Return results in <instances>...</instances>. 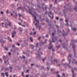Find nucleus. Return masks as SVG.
Masks as SVG:
<instances>
[{
  "label": "nucleus",
  "mask_w": 77,
  "mask_h": 77,
  "mask_svg": "<svg viewBox=\"0 0 77 77\" xmlns=\"http://www.w3.org/2000/svg\"><path fill=\"white\" fill-rule=\"evenodd\" d=\"M16 45H18V46H20V44H19L18 43H17L16 44Z\"/></svg>",
  "instance_id": "22"
},
{
  "label": "nucleus",
  "mask_w": 77,
  "mask_h": 77,
  "mask_svg": "<svg viewBox=\"0 0 77 77\" xmlns=\"http://www.w3.org/2000/svg\"><path fill=\"white\" fill-rule=\"evenodd\" d=\"M62 75H65V74H64V73H63V74H62Z\"/></svg>",
  "instance_id": "60"
},
{
  "label": "nucleus",
  "mask_w": 77,
  "mask_h": 77,
  "mask_svg": "<svg viewBox=\"0 0 77 77\" xmlns=\"http://www.w3.org/2000/svg\"><path fill=\"white\" fill-rule=\"evenodd\" d=\"M52 47H53V46H51V47L48 48V49H49V50H50V49H51Z\"/></svg>",
  "instance_id": "19"
},
{
  "label": "nucleus",
  "mask_w": 77,
  "mask_h": 77,
  "mask_svg": "<svg viewBox=\"0 0 77 77\" xmlns=\"http://www.w3.org/2000/svg\"><path fill=\"white\" fill-rule=\"evenodd\" d=\"M59 42H61L62 40H59Z\"/></svg>",
  "instance_id": "57"
},
{
  "label": "nucleus",
  "mask_w": 77,
  "mask_h": 77,
  "mask_svg": "<svg viewBox=\"0 0 77 77\" xmlns=\"http://www.w3.org/2000/svg\"><path fill=\"white\" fill-rule=\"evenodd\" d=\"M68 20L66 19V23H67V22H68Z\"/></svg>",
  "instance_id": "25"
},
{
  "label": "nucleus",
  "mask_w": 77,
  "mask_h": 77,
  "mask_svg": "<svg viewBox=\"0 0 77 77\" xmlns=\"http://www.w3.org/2000/svg\"><path fill=\"white\" fill-rule=\"evenodd\" d=\"M45 60V57L44 58L42 59L43 62H44V60Z\"/></svg>",
  "instance_id": "20"
},
{
  "label": "nucleus",
  "mask_w": 77,
  "mask_h": 77,
  "mask_svg": "<svg viewBox=\"0 0 77 77\" xmlns=\"http://www.w3.org/2000/svg\"><path fill=\"white\" fill-rule=\"evenodd\" d=\"M3 41V39H0V42L2 43V44H3V43H4V42L2 41Z\"/></svg>",
  "instance_id": "11"
},
{
  "label": "nucleus",
  "mask_w": 77,
  "mask_h": 77,
  "mask_svg": "<svg viewBox=\"0 0 77 77\" xmlns=\"http://www.w3.org/2000/svg\"><path fill=\"white\" fill-rule=\"evenodd\" d=\"M9 68H10V69H12V67H9Z\"/></svg>",
  "instance_id": "42"
},
{
  "label": "nucleus",
  "mask_w": 77,
  "mask_h": 77,
  "mask_svg": "<svg viewBox=\"0 0 77 77\" xmlns=\"http://www.w3.org/2000/svg\"><path fill=\"white\" fill-rule=\"evenodd\" d=\"M14 17H15V18H16L17 17V13H15V15H14Z\"/></svg>",
  "instance_id": "10"
},
{
  "label": "nucleus",
  "mask_w": 77,
  "mask_h": 77,
  "mask_svg": "<svg viewBox=\"0 0 77 77\" xmlns=\"http://www.w3.org/2000/svg\"><path fill=\"white\" fill-rule=\"evenodd\" d=\"M8 39H9L10 41V42H12V40L10 38H9V37H8Z\"/></svg>",
  "instance_id": "15"
},
{
  "label": "nucleus",
  "mask_w": 77,
  "mask_h": 77,
  "mask_svg": "<svg viewBox=\"0 0 77 77\" xmlns=\"http://www.w3.org/2000/svg\"><path fill=\"white\" fill-rule=\"evenodd\" d=\"M35 25L36 26V27H38V25L37 23H35ZM38 27L39 28V30H40V26H38Z\"/></svg>",
  "instance_id": "9"
},
{
  "label": "nucleus",
  "mask_w": 77,
  "mask_h": 77,
  "mask_svg": "<svg viewBox=\"0 0 77 77\" xmlns=\"http://www.w3.org/2000/svg\"><path fill=\"white\" fill-rule=\"evenodd\" d=\"M67 34V33L66 34V35H65V34H63V36H66V35Z\"/></svg>",
  "instance_id": "33"
},
{
  "label": "nucleus",
  "mask_w": 77,
  "mask_h": 77,
  "mask_svg": "<svg viewBox=\"0 0 77 77\" xmlns=\"http://www.w3.org/2000/svg\"><path fill=\"white\" fill-rule=\"evenodd\" d=\"M52 42H55V41H56L57 40V37H54L53 38V37H52Z\"/></svg>",
  "instance_id": "5"
},
{
  "label": "nucleus",
  "mask_w": 77,
  "mask_h": 77,
  "mask_svg": "<svg viewBox=\"0 0 77 77\" xmlns=\"http://www.w3.org/2000/svg\"><path fill=\"white\" fill-rule=\"evenodd\" d=\"M24 73V72H22V74L23 76V77H24V75H23V74Z\"/></svg>",
  "instance_id": "24"
},
{
  "label": "nucleus",
  "mask_w": 77,
  "mask_h": 77,
  "mask_svg": "<svg viewBox=\"0 0 77 77\" xmlns=\"http://www.w3.org/2000/svg\"><path fill=\"white\" fill-rule=\"evenodd\" d=\"M15 47V46L13 45H12V47Z\"/></svg>",
  "instance_id": "62"
},
{
  "label": "nucleus",
  "mask_w": 77,
  "mask_h": 77,
  "mask_svg": "<svg viewBox=\"0 0 77 77\" xmlns=\"http://www.w3.org/2000/svg\"><path fill=\"white\" fill-rule=\"evenodd\" d=\"M1 13L2 14H3V12L2 11H1Z\"/></svg>",
  "instance_id": "41"
},
{
  "label": "nucleus",
  "mask_w": 77,
  "mask_h": 77,
  "mask_svg": "<svg viewBox=\"0 0 77 77\" xmlns=\"http://www.w3.org/2000/svg\"><path fill=\"white\" fill-rule=\"evenodd\" d=\"M26 72H29V70H27Z\"/></svg>",
  "instance_id": "52"
},
{
  "label": "nucleus",
  "mask_w": 77,
  "mask_h": 77,
  "mask_svg": "<svg viewBox=\"0 0 77 77\" xmlns=\"http://www.w3.org/2000/svg\"><path fill=\"white\" fill-rule=\"evenodd\" d=\"M56 20H58L59 18H58V17H56Z\"/></svg>",
  "instance_id": "38"
},
{
  "label": "nucleus",
  "mask_w": 77,
  "mask_h": 77,
  "mask_svg": "<svg viewBox=\"0 0 77 77\" xmlns=\"http://www.w3.org/2000/svg\"><path fill=\"white\" fill-rule=\"evenodd\" d=\"M8 54H9V56H11V53L9 52Z\"/></svg>",
  "instance_id": "40"
},
{
  "label": "nucleus",
  "mask_w": 77,
  "mask_h": 77,
  "mask_svg": "<svg viewBox=\"0 0 77 77\" xmlns=\"http://www.w3.org/2000/svg\"><path fill=\"white\" fill-rule=\"evenodd\" d=\"M70 62H71V60H69V63H70Z\"/></svg>",
  "instance_id": "45"
},
{
  "label": "nucleus",
  "mask_w": 77,
  "mask_h": 77,
  "mask_svg": "<svg viewBox=\"0 0 77 77\" xmlns=\"http://www.w3.org/2000/svg\"><path fill=\"white\" fill-rule=\"evenodd\" d=\"M38 43H37L36 45V47H37V46H38Z\"/></svg>",
  "instance_id": "34"
},
{
  "label": "nucleus",
  "mask_w": 77,
  "mask_h": 77,
  "mask_svg": "<svg viewBox=\"0 0 77 77\" xmlns=\"http://www.w3.org/2000/svg\"><path fill=\"white\" fill-rule=\"evenodd\" d=\"M7 70H9V69L8 68H7L6 69V71H7Z\"/></svg>",
  "instance_id": "46"
},
{
  "label": "nucleus",
  "mask_w": 77,
  "mask_h": 77,
  "mask_svg": "<svg viewBox=\"0 0 77 77\" xmlns=\"http://www.w3.org/2000/svg\"><path fill=\"white\" fill-rule=\"evenodd\" d=\"M23 58L24 59H25V57L24 56H23Z\"/></svg>",
  "instance_id": "35"
},
{
  "label": "nucleus",
  "mask_w": 77,
  "mask_h": 77,
  "mask_svg": "<svg viewBox=\"0 0 77 77\" xmlns=\"http://www.w3.org/2000/svg\"><path fill=\"white\" fill-rule=\"evenodd\" d=\"M66 26H69V24H68V23H67L66 25Z\"/></svg>",
  "instance_id": "28"
},
{
  "label": "nucleus",
  "mask_w": 77,
  "mask_h": 77,
  "mask_svg": "<svg viewBox=\"0 0 77 77\" xmlns=\"http://www.w3.org/2000/svg\"><path fill=\"white\" fill-rule=\"evenodd\" d=\"M21 7H18L17 8V9H21Z\"/></svg>",
  "instance_id": "30"
},
{
  "label": "nucleus",
  "mask_w": 77,
  "mask_h": 77,
  "mask_svg": "<svg viewBox=\"0 0 77 77\" xmlns=\"http://www.w3.org/2000/svg\"><path fill=\"white\" fill-rule=\"evenodd\" d=\"M40 38H41V37H39L38 38V41H40Z\"/></svg>",
  "instance_id": "27"
},
{
  "label": "nucleus",
  "mask_w": 77,
  "mask_h": 77,
  "mask_svg": "<svg viewBox=\"0 0 77 77\" xmlns=\"http://www.w3.org/2000/svg\"><path fill=\"white\" fill-rule=\"evenodd\" d=\"M57 48H59L60 47V45H59L57 47Z\"/></svg>",
  "instance_id": "39"
},
{
  "label": "nucleus",
  "mask_w": 77,
  "mask_h": 77,
  "mask_svg": "<svg viewBox=\"0 0 77 77\" xmlns=\"http://www.w3.org/2000/svg\"><path fill=\"white\" fill-rule=\"evenodd\" d=\"M16 33V32L15 31H14L12 33V38H14V36H15V35Z\"/></svg>",
  "instance_id": "7"
},
{
  "label": "nucleus",
  "mask_w": 77,
  "mask_h": 77,
  "mask_svg": "<svg viewBox=\"0 0 77 77\" xmlns=\"http://www.w3.org/2000/svg\"><path fill=\"white\" fill-rule=\"evenodd\" d=\"M63 20V19H60V21H62Z\"/></svg>",
  "instance_id": "43"
},
{
  "label": "nucleus",
  "mask_w": 77,
  "mask_h": 77,
  "mask_svg": "<svg viewBox=\"0 0 77 77\" xmlns=\"http://www.w3.org/2000/svg\"><path fill=\"white\" fill-rule=\"evenodd\" d=\"M42 6H44L45 7V8H44V7H42V8L43 11L46 10V6H45V4H42Z\"/></svg>",
  "instance_id": "6"
},
{
  "label": "nucleus",
  "mask_w": 77,
  "mask_h": 77,
  "mask_svg": "<svg viewBox=\"0 0 77 77\" xmlns=\"http://www.w3.org/2000/svg\"><path fill=\"white\" fill-rule=\"evenodd\" d=\"M29 77V76H28V75H26V77Z\"/></svg>",
  "instance_id": "56"
},
{
  "label": "nucleus",
  "mask_w": 77,
  "mask_h": 77,
  "mask_svg": "<svg viewBox=\"0 0 77 77\" xmlns=\"http://www.w3.org/2000/svg\"><path fill=\"white\" fill-rule=\"evenodd\" d=\"M58 32H60V33H61V31H60L59 29H58Z\"/></svg>",
  "instance_id": "31"
},
{
  "label": "nucleus",
  "mask_w": 77,
  "mask_h": 77,
  "mask_svg": "<svg viewBox=\"0 0 77 77\" xmlns=\"http://www.w3.org/2000/svg\"><path fill=\"white\" fill-rule=\"evenodd\" d=\"M72 30H73V31H76V29L75 28H72Z\"/></svg>",
  "instance_id": "13"
},
{
  "label": "nucleus",
  "mask_w": 77,
  "mask_h": 77,
  "mask_svg": "<svg viewBox=\"0 0 77 77\" xmlns=\"http://www.w3.org/2000/svg\"><path fill=\"white\" fill-rule=\"evenodd\" d=\"M69 57H71V56L70 54H69L68 56V58H69Z\"/></svg>",
  "instance_id": "21"
},
{
  "label": "nucleus",
  "mask_w": 77,
  "mask_h": 77,
  "mask_svg": "<svg viewBox=\"0 0 77 77\" xmlns=\"http://www.w3.org/2000/svg\"><path fill=\"white\" fill-rule=\"evenodd\" d=\"M22 26H23V27H25V26L24 25H22Z\"/></svg>",
  "instance_id": "64"
},
{
  "label": "nucleus",
  "mask_w": 77,
  "mask_h": 77,
  "mask_svg": "<svg viewBox=\"0 0 77 77\" xmlns=\"http://www.w3.org/2000/svg\"><path fill=\"white\" fill-rule=\"evenodd\" d=\"M54 51V49H52V51Z\"/></svg>",
  "instance_id": "58"
},
{
  "label": "nucleus",
  "mask_w": 77,
  "mask_h": 77,
  "mask_svg": "<svg viewBox=\"0 0 77 77\" xmlns=\"http://www.w3.org/2000/svg\"><path fill=\"white\" fill-rule=\"evenodd\" d=\"M18 23L19 24V25H20V26H22V25H21V23Z\"/></svg>",
  "instance_id": "26"
},
{
  "label": "nucleus",
  "mask_w": 77,
  "mask_h": 77,
  "mask_svg": "<svg viewBox=\"0 0 77 77\" xmlns=\"http://www.w3.org/2000/svg\"><path fill=\"white\" fill-rule=\"evenodd\" d=\"M72 45V47L73 49L74 53L75 54V49H74L75 47V46L74 45Z\"/></svg>",
  "instance_id": "4"
},
{
  "label": "nucleus",
  "mask_w": 77,
  "mask_h": 77,
  "mask_svg": "<svg viewBox=\"0 0 77 77\" xmlns=\"http://www.w3.org/2000/svg\"><path fill=\"white\" fill-rule=\"evenodd\" d=\"M35 34H36V32H34L33 34L35 35Z\"/></svg>",
  "instance_id": "51"
},
{
  "label": "nucleus",
  "mask_w": 77,
  "mask_h": 77,
  "mask_svg": "<svg viewBox=\"0 0 77 77\" xmlns=\"http://www.w3.org/2000/svg\"><path fill=\"white\" fill-rule=\"evenodd\" d=\"M33 64H31V66H33Z\"/></svg>",
  "instance_id": "59"
},
{
  "label": "nucleus",
  "mask_w": 77,
  "mask_h": 77,
  "mask_svg": "<svg viewBox=\"0 0 77 77\" xmlns=\"http://www.w3.org/2000/svg\"><path fill=\"white\" fill-rule=\"evenodd\" d=\"M5 63H7L8 65V64H9V62H8V61H5Z\"/></svg>",
  "instance_id": "18"
},
{
  "label": "nucleus",
  "mask_w": 77,
  "mask_h": 77,
  "mask_svg": "<svg viewBox=\"0 0 77 77\" xmlns=\"http://www.w3.org/2000/svg\"><path fill=\"white\" fill-rule=\"evenodd\" d=\"M5 74L6 75V76H7V77L8 76V72H5Z\"/></svg>",
  "instance_id": "16"
},
{
  "label": "nucleus",
  "mask_w": 77,
  "mask_h": 77,
  "mask_svg": "<svg viewBox=\"0 0 77 77\" xmlns=\"http://www.w3.org/2000/svg\"><path fill=\"white\" fill-rule=\"evenodd\" d=\"M57 1V0H55V2L56 3H57V2H56Z\"/></svg>",
  "instance_id": "55"
},
{
  "label": "nucleus",
  "mask_w": 77,
  "mask_h": 77,
  "mask_svg": "<svg viewBox=\"0 0 77 77\" xmlns=\"http://www.w3.org/2000/svg\"><path fill=\"white\" fill-rule=\"evenodd\" d=\"M11 16H12V15H13V14H12V13H11Z\"/></svg>",
  "instance_id": "54"
},
{
  "label": "nucleus",
  "mask_w": 77,
  "mask_h": 77,
  "mask_svg": "<svg viewBox=\"0 0 77 77\" xmlns=\"http://www.w3.org/2000/svg\"><path fill=\"white\" fill-rule=\"evenodd\" d=\"M29 34L30 35H32V32H31Z\"/></svg>",
  "instance_id": "49"
},
{
  "label": "nucleus",
  "mask_w": 77,
  "mask_h": 77,
  "mask_svg": "<svg viewBox=\"0 0 77 77\" xmlns=\"http://www.w3.org/2000/svg\"><path fill=\"white\" fill-rule=\"evenodd\" d=\"M8 50V48H5V50Z\"/></svg>",
  "instance_id": "32"
},
{
  "label": "nucleus",
  "mask_w": 77,
  "mask_h": 77,
  "mask_svg": "<svg viewBox=\"0 0 77 77\" xmlns=\"http://www.w3.org/2000/svg\"><path fill=\"white\" fill-rule=\"evenodd\" d=\"M19 20H20L21 21L22 23L23 22V20H21V19H19Z\"/></svg>",
  "instance_id": "50"
},
{
  "label": "nucleus",
  "mask_w": 77,
  "mask_h": 77,
  "mask_svg": "<svg viewBox=\"0 0 77 77\" xmlns=\"http://www.w3.org/2000/svg\"><path fill=\"white\" fill-rule=\"evenodd\" d=\"M54 33H52V36H54Z\"/></svg>",
  "instance_id": "47"
},
{
  "label": "nucleus",
  "mask_w": 77,
  "mask_h": 77,
  "mask_svg": "<svg viewBox=\"0 0 77 77\" xmlns=\"http://www.w3.org/2000/svg\"><path fill=\"white\" fill-rule=\"evenodd\" d=\"M19 16L20 17H21L22 16L21 15H20V14H19Z\"/></svg>",
  "instance_id": "29"
},
{
  "label": "nucleus",
  "mask_w": 77,
  "mask_h": 77,
  "mask_svg": "<svg viewBox=\"0 0 77 77\" xmlns=\"http://www.w3.org/2000/svg\"><path fill=\"white\" fill-rule=\"evenodd\" d=\"M30 47H32V48H34V46H33L32 45H29Z\"/></svg>",
  "instance_id": "14"
},
{
  "label": "nucleus",
  "mask_w": 77,
  "mask_h": 77,
  "mask_svg": "<svg viewBox=\"0 0 77 77\" xmlns=\"http://www.w3.org/2000/svg\"><path fill=\"white\" fill-rule=\"evenodd\" d=\"M46 42H47V39H45V42L44 43H43V42L42 41L41 42H40V44H41L42 45L43 44H45V43H46Z\"/></svg>",
  "instance_id": "8"
},
{
  "label": "nucleus",
  "mask_w": 77,
  "mask_h": 77,
  "mask_svg": "<svg viewBox=\"0 0 77 77\" xmlns=\"http://www.w3.org/2000/svg\"><path fill=\"white\" fill-rule=\"evenodd\" d=\"M48 35H46V37H48Z\"/></svg>",
  "instance_id": "48"
},
{
  "label": "nucleus",
  "mask_w": 77,
  "mask_h": 77,
  "mask_svg": "<svg viewBox=\"0 0 77 77\" xmlns=\"http://www.w3.org/2000/svg\"><path fill=\"white\" fill-rule=\"evenodd\" d=\"M50 43L49 44V45H51V41L50 40Z\"/></svg>",
  "instance_id": "44"
},
{
  "label": "nucleus",
  "mask_w": 77,
  "mask_h": 77,
  "mask_svg": "<svg viewBox=\"0 0 77 77\" xmlns=\"http://www.w3.org/2000/svg\"><path fill=\"white\" fill-rule=\"evenodd\" d=\"M73 62H74V63H75V64H77V62L75 60H73Z\"/></svg>",
  "instance_id": "12"
},
{
  "label": "nucleus",
  "mask_w": 77,
  "mask_h": 77,
  "mask_svg": "<svg viewBox=\"0 0 77 77\" xmlns=\"http://www.w3.org/2000/svg\"><path fill=\"white\" fill-rule=\"evenodd\" d=\"M57 77H60L59 75H57Z\"/></svg>",
  "instance_id": "63"
},
{
  "label": "nucleus",
  "mask_w": 77,
  "mask_h": 77,
  "mask_svg": "<svg viewBox=\"0 0 77 77\" xmlns=\"http://www.w3.org/2000/svg\"><path fill=\"white\" fill-rule=\"evenodd\" d=\"M51 7H52V5H50V8H51Z\"/></svg>",
  "instance_id": "53"
},
{
  "label": "nucleus",
  "mask_w": 77,
  "mask_h": 77,
  "mask_svg": "<svg viewBox=\"0 0 77 77\" xmlns=\"http://www.w3.org/2000/svg\"><path fill=\"white\" fill-rule=\"evenodd\" d=\"M0 61H2V59H0Z\"/></svg>",
  "instance_id": "61"
},
{
  "label": "nucleus",
  "mask_w": 77,
  "mask_h": 77,
  "mask_svg": "<svg viewBox=\"0 0 77 77\" xmlns=\"http://www.w3.org/2000/svg\"><path fill=\"white\" fill-rule=\"evenodd\" d=\"M54 62H57V60H54Z\"/></svg>",
  "instance_id": "37"
},
{
  "label": "nucleus",
  "mask_w": 77,
  "mask_h": 77,
  "mask_svg": "<svg viewBox=\"0 0 77 77\" xmlns=\"http://www.w3.org/2000/svg\"><path fill=\"white\" fill-rule=\"evenodd\" d=\"M1 74L2 75H3V76H5V74H4V73H1Z\"/></svg>",
  "instance_id": "23"
},
{
  "label": "nucleus",
  "mask_w": 77,
  "mask_h": 77,
  "mask_svg": "<svg viewBox=\"0 0 77 77\" xmlns=\"http://www.w3.org/2000/svg\"><path fill=\"white\" fill-rule=\"evenodd\" d=\"M48 15L49 17H50V18H51V19H53V14H51V11H50Z\"/></svg>",
  "instance_id": "3"
},
{
  "label": "nucleus",
  "mask_w": 77,
  "mask_h": 77,
  "mask_svg": "<svg viewBox=\"0 0 77 77\" xmlns=\"http://www.w3.org/2000/svg\"><path fill=\"white\" fill-rule=\"evenodd\" d=\"M8 11H9L8 10H7L6 11L7 14L8 13Z\"/></svg>",
  "instance_id": "36"
},
{
  "label": "nucleus",
  "mask_w": 77,
  "mask_h": 77,
  "mask_svg": "<svg viewBox=\"0 0 77 77\" xmlns=\"http://www.w3.org/2000/svg\"><path fill=\"white\" fill-rule=\"evenodd\" d=\"M8 23H9V24H7V23H5V24L4 23H2L1 24L2 25V26L3 27H4L5 28H7L8 27L7 26H11V23L10 22H8Z\"/></svg>",
  "instance_id": "2"
},
{
  "label": "nucleus",
  "mask_w": 77,
  "mask_h": 77,
  "mask_svg": "<svg viewBox=\"0 0 77 77\" xmlns=\"http://www.w3.org/2000/svg\"><path fill=\"white\" fill-rule=\"evenodd\" d=\"M30 40L31 42H33V40H32V37H30Z\"/></svg>",
  "instance_id": "17"
},
{
  "label": "nucleus",
  "mask_w": 77,
  "mask_h": 77,
  "mask_svg": "<svg viewBox=\"0 0 77 77\" xmlns=\"http://www.w3.org/2000/svg\"><path fill=\"white\" fill-rule=\"evenodd\" d=\"M29 14L31 15L32 17H33L34 18V23L35 22H36V23H39V21L36 20V17L35 15H34L33 14V13L31 12H29Z\"/></svg>",
  "instance_id": "1"
}]
</instances>
